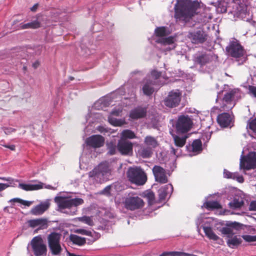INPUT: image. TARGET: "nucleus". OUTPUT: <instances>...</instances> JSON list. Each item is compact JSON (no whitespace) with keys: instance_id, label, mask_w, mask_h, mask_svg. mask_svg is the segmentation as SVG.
<instances>
[{"instance_id":"f257e3e1","label":"nucleus","mask_w":256,"mask_h":256,"mask_svg":"<svg viewBox=\"0 0 256 256\" xmlns=\"http://www.w3.org/2000/svg\"><path fill=\"white\" fill-rule=\"evenodd\" d=\"M196 9V6L191 2L181 0L175 6L174 18L176 22H187L194 16Z\"/></svg>"},{"instance_id":"f03ea898","label":"nucleus","mask_w":256,"mask_h":256,"mask_svg":"<svg viewBox=\"0 0 256 256\" xmlns=\"http://www.w3.org/2000/svg\"><path fill=\"white\" fill-rule=\"evenodd\" d=\"M110 170L108 163L102 162L88 172L89 178H92L97 184H102L110 180Z\"/></svg>"},{"instance_id":"7ed1b4c3","label":"nucleus","mask_w":256,"mask_h":256,"mask_svg":"<svg viewBox=\"0 0 256 256\" xmlns=\"http://www.w3.org/2000/svg\"><path fill=\"white\" fill-rule=\"evenodd\" d=\"M127 177L131 183L137 186H142L147 180L146 172L140 167L129 168L127 172Z\"/></svg>"},{"instance_id":"20e7f679","label":"nucleus","mask_w":256,"mask_h":256,"mask_svg":"<svg viewBox=\"0 0 256 256\" xmlns=\"http://www.w3.org/2000/svg\"><path fill=\"white\" fill-rule=\"evenodd\" d=\"M54 201L60 209L70 208L72 206H78L84 202L81 198H70L62 196L56 197Z\"/></svg>"},{"instance_id":"39448f33","label":"nucleus","mask_w":256,"mask_h":256,"mask_svg":"<svg viewBox=\"0 0 256 256\" xmlns=\"http://www.w3.org/2000/svg\"><path fill=\"white\" fill-rule=\"evenodd\" d=\"M61 236L60 234L52 232L48 236V248L51 253L54 256H58L62 252V248L60 244Z\"/></svg>"},{"instance_id":"423d86ee","label":"nucleus","mask_w":256,"mask_h":256,"mask_svg":"<svg viewBox=\"0 0 256 256\" xmlns=\"http://www.w3.org/2000/svg\"><path fill=\"white\" fill-rule=\"evenodd\" d=\"M30 245L35 256L46 255L47 247L41 236H38L33 238L30 242Z\"/></svg>"},{"instance_id":"0eeeda50","label":"nucleus","mask_w":256,"mask_h":256,"mask_svg":"<svg viewBox=\"0 0 256 256\" xmlns=\"http://www.w3.org/2000/svg\"><path fill=\"white\" fill-rule=\"evenodd\" d=\"M226 50L228 56L236 58L242 57L246 52L244 47L237 40L230 42Z\"/></svg>"},{"instance_id":"6e6552de","label":"nucleus","mask_w":256,"mask_h":256,"mask_svg":"<svg viewBox=\"0 0 256 256\" xmlns=\"http://www.w3.org/2000/svg\"><path fill=\"white\" fill-rule=\"evenodd\" d=\"M123 204L126 210L131 211L140 209L144 205L143 200L138 196H128L124 198Z\"/></svg>"},{"instance_id":"1a4fd4ad","label":"nucleus","mask_w":256,"mask_h":256,"mask_svg":"<svg viewBox=\"0 0 256 256\" xmlns=\"http://www.w3.org/2000/svg\"><path fill=\"white\" fill-rule=\"evenodd\" d=\"M192 121L188 116L181 115L178 116L176 124V129L178 132L184 134L192 128Z\"/></svg>"},{"instance_id":"9d476101","label":"nucleus","mask_w":256,"mask_h":256,"mask_svg":"<svg viewBox=\"0 0 256 256\" xmlns=\"http://www.w3.org/2000/svg\"><path fill=\"white\" fill-rule=\"evenodd\" d=\"M182 92L178 90H172L164 100V104L167 107L174 108L178 106L181 100Z\"/></svg>"},{"instance_id":"9b49d317","label":"nucleus","mask_w":256,"mask_h":256,"mask_svg":"<svg viewBox=\"0 0 256 256\" xmlns=\"http://www.w3.org/2000/svg\"><path fill=\"white\" fill-rule=\"evenodd\" d=\"M240 167L246 170L256 168V152H250L243 156L240 162Z\"/></svg>"},{"instance_id":"f8f14e48","label":"nucleus","mask_w":256,"mask_h":256,"mask_svg":"<svg viewBox=\"0 0 256 256\" xmlns=\"http://www.w3.org/2000/svg\"><path fill=\"white\" fill-rule=\"evenodd\" d=\"M188 38L192 44H198L204 43L208 39V34L202 29L190 32Z\"/></svg>"},{"instance_id":"ddd939ff","label":"nucleus","mask_w":256,"mask_h":256,"mask_svg":"<svg viewBox=\"0 0 256 256\" xmlns=\"http://www.w3.org/2000/svg\"><path fill=\"white\" fill-rule=\"evenodd\" d=\"M117 148L118 150L122 155H131L133 152V144L127 140L120 138L118 141Z\"/></svg>"},{"instance_id":"4468645a","label":"nucleus","mask_w":256,"mask_h":256,"mask_svg":"<svg viewBox=\"0 0 256 256\" xmlns=\"http://www.w3.org/2000/svg\"><path fill=\"white\" fill-rule=\"evenodd\" d=\"M87 146L94 148H100L104 144V138L99 134H94L88 138L86 140Z\"/></svg>"},{"instance_id":"2eb2a0df","label":"nucleus","mask_w":256,"mask_h":256,"mask_svg":"<svg viewBox=\"0 0 256 256\" xmlns=\"http://www.w3.org/2000/svg\"><path fill=\"white\" fill-rule=\"evenodd\" d=\"M152 172L156 182L160 184H166L168 182L166 175V170L160 166H154L152 169Z\"/></svg>"},{"instance_id":"dca6fc26","label":"nucleus","mask_w":256,"mask_h":256,"mask_svg":"<svg viewBox=\"0 0 256 256\" xmlns=\"http://www.w3.org/2000/svg\"><path fill=\"white\" fill-rule=\"evenodd\" d=\"M218 124L222 128H228L233 125L234 118L229 113L222 112L219 114L216 118Z\"/></svg>"},{"instance_id":"f3484780","label":"nucleus","mask_w":256,"mask_h":256,"mask_svg":"<svg viewBox=\"0 0 256 256\" xmlns=\"http://www.w3.org/2000/svg\"><path fill=\"white\" fill-rule=\"evenodd\" d=\"M240 96V90L238 88L230 89L224 94L222 102L224 105L232 104L235 98H238Z\"/></svg>"},{"instance_id":"a211bd4d","label":"nucleus","mask_w":256,"mask_h":256,"mask_svg":"<svg viewBox=\"0 0 256 256\" xmlns=\"http://www.w3.org/2000/svg\"><path fill=\"white\" fill-rule=\"evenodd\" d=\"M146 114V109L144 108L138 107L132 110L130 114V116L132 119L137 120L144 118Z\"/></svg>"},{"instance_id":"6ab92c4d","label":"nucleus","mask_w":256,"mask_h":256,"mask_svg":"<svg viewBox=\"0 0 256 256\" xmlns=\"http://www.w3.org/2000/svg\"><path fill=\"white\" fill-rule=\"evenodd\" d=\"M212 60V56L206 52H202L195 56L194 61L196 63L200 64L201 66H204L209 63Z\"/></svg>"},{"instance_id":"aec40b11","label":"nucleus","mask_w":256,"mask_h":256,"mask_svg":"<svg viewBox=\"0 0 256 256\" xmlns=\"http://www.w3.org/2000/svg\"><path fill=\"white\" fill-rule=\"evenodd\" d=\"M228 238L227 240L228 246L232 248H234L239 246L242 242V240L239 236H227Z\"/></svg>"},{"instance_id":"412c9836","label":"nucleus","mask_w":256,"mask_h":256,"mask_svg":"<svg viewBox=\"0 0 256 256\" xmlns=\"http://www.w3.org/2000/svg\"><path fill=\"white\" fill-rule=\"evenodd\" d=\"M18 187L26 191H32L42 188L44 184L42 182H39L38 184H36L20 183Z\"/></svg>"},{"instance_id":"4be33fe9","label":"nucleus","mask_w":256,"mask_h":256,"mask_svg":"<svg viewBox=\"0 0 256 256\" xmlns=\"http://www.w3.org/2000/svg\"><path fill=\"white\" fill-rule=\"evenodd\" d=\"M49 206L50 203L48 202L41 204L32 208L31 213L36 216L42 214L48 208Z\"/></svg>"},{"instance_id":"5701e85b","label":"nucleus","mask_w":256,"mask_h":256,"mask_svg":"<svg viewBox=\"0 0 256 256\" xmlns=\"http://www.w3.org/2000/svg\"><path fill=\"white\" fill-rule=\"evenodd\" d=\"M228 227H224L220 230V232L224 234H227L228 236H232V228L238 229L240 227L239 223L236 222H230L227 224Z\"/></svg>"},{"instance_id":"b1692460","label":"nucleus","mask_w":256,"mask_h":256,"mask_svg":"<svg viewBox=\"0 0 256 256\" xmlns=\"http://www.w3.org/2000/svg\"><path fill=\"white\" fill-rule=\"evenodd\" d=\"M170 188V189L173 188L172 184L166 185L158 190V200L160 202H162L165 200L168 194V190Z\"/></svg>"},{"instance_id":"393cba45","label":"nucleus","mask_w":256,"mask_h":256,"mask_svg":"<svg viewBox=\"0 0 256 256\" xmlns=\"http://www.w3.org/2000/svg\"><path fill=\"white\" fill-rule=\"evenodd\" d=\"M192 148V151L193 152H200L202 150V143L200 139H196L193 141L191 146H186V148L190 151L189 148Z\"/></svg>"},{"instance_id":"a878e982","label":"nucleus","mask_w":256,"mask_h":256,"mask_svg":"<svg viewBox=\"0 0 256 256\" xmlns=\"http://www.w3.org/2000/svg\"><path fill=\"white\" fill-rule=\"evenodd\" d=\"M70 240L74 244L82 246L86 243V239L76 234H72L70 236Z\"/></svg>"},{"instance_id":"bb28decb","label":"nucleus","mask_w":256,"mask_h":256,"mask_svg":"<svg viewBox=\"0 0 256 256\" xmlns=\"http://www.w3.org/2000/svg\"><path fill=\"white\" fill-rule=\"evenodd\" d=\"M153 84L152 81H147L142 87V92L144 94L147 96H151L154 92V88L152 86Z\"/></svg>"},{"instance_id":"cd10ccee","label":"nucleus","mask_w":256,"mask_h":256,"mask_svg":"<svg viewBox=\"0 0 256 256\" xmlns=\"http://www.w3.org/2000/svg\"><path fill=\"white\" fill-rule=\"evenodd\" d=\"M138 152L140 156L143 158H149L152 154V150L150 147L142 148Z\"/></svg>"},{"instance_id":"c85d7f7f","label":"nucleus","mask_w":256,"mask_h":256,"mask_svg":"<svg viewBox=\"0 0 256 256\" xmlns=\"http://www.w3.org/2000/svg\"><path fill=\"white\" fill-rule=\"evenodd\" d=\"M244 204V201L242 198H234V200L229 203L230 207L232 209L239 208Z\"/></svg>"},{"instance_id":"c756f323","label":"nucleus","mask_w":256,"mask_h":256,"mask_svg":"<svg viewBox=\"0 0 256 256\" xmlns=\"http://www.w3.org/2000/svg\"><path fill=\"white\" fill-rule=\"evenodd\" d=\"M204 206L208 210H218L222 208L221 205L216 201H208L204 204Z\"/></svg>"},{"instance_id":"7c9ffc66","label":"nucleus","mask_w":256,"mask_h":256,"mask_svg":"<svg viewBox=\"0 0 256 256\" xmlns=\"http://www.w3.org/2000/svg\"><path fill=\"white\" fill-rule=\"evenodd\" d=\"M144 142L147 147H150L152 148H155L158 145L156 140L154 137L149 136L145 138Z\"/></svg>"},{"instance_id":"2f4dec72","label":"nucleus","mask_w":256,"mask_h":256,"mask_svg":"<svg viewBox=\"0 0 256 256\" xmlns=\"http://www.w3.org/2000/svg\"><path fill=\"white\" fill-rule=\"evenodd\" d=\"M174 144L176 146L182 148L184 146L186 142L187 136L180 137L178 136L173 135Z\"/></svg>"},{"instance_id":"473e14b6","label":"nucleus","mask_w":256,"mask_h":256,"mask_svg":"<svg viewBox=\"0 0 256 256\" xmlns=\"http://www.w3.org/2000/svg\"><path fill=\"white\" fill-rule=\"evenodd\" d=\"M40 26V23L37 20L21 25L22 29H36Z\"/></svg>"},{"instance_id":"72a5a7b5","label":"nucleus","mask_w":256,"mask_h":256,"mask_svg":"<svg viewBox=\"0 0 256 256\" xmlns=\"http://www.w3.org/2000/svg\"><path fill=\"white\" fill-rule=\"evenodd\" d=\"M204 231L206 235L210 240H217L219 239V237L216 235L213 232L210 227L206 226L204 228Z\"/></svg>"},{"instance_id":"f704fd0d","label":"nucleus","mask_w":256,"mask_h":256,"mask_svg":"<svg viewBox=\"0 0 256 256\" xmlns=\"http://www.w3.org/2000/svg\"><path fill=\"white\" fill-rule=\"evenodd\" d=\"M136 138L134 132L130 130H124L121 133V138L124 140L133 139Z\"/></svg>"},{"instance_id":"c9c22d12","label":"nucleus","mask_w":256,"mask_h":256,"mask_svg":"<svg viewBox=\"0 0 256 256\" xmlns=\"http://www.w3.org/2000/svg\"><path fill=\"white\" fill-rule=\"evenodd\" d=\"M108 154L110 156L114 155L118 150L117 145L113 142H110L106 144Z\"/></svg>"},{"instance_id":"e433bc0d","label":"nucleus","mask_w":256,"mask_h":256,"mask_svg":"<svg viewBox=\"0 0 256 256\" xmlns=\"http://www.w3.org/2000/svg\"><path fill=\"white\" fill-rule=\"evenodd\" d=\"M154 34L156 36L162 38L166 36L168 34L166 32V28L165 26L158 27L155 29Z\"/></svg>"},{"instance_id":"4c0bfd02","label":"nucleus","mask_w":256,"mask_h":256,"mask_svg":"<svg viewBox=\"0 0 256 256\" xmlns=\"http://www.w3.org/2000/svg\"><path fill=\"white\" fill-rule=\"evenodd\" d=\"M156 42L158 44H162L164 45L170 44L174 43V38L172 36H169L166 38H161L157 40Z\"/></svg>"},{"instance_id":"58836bf2","label":"nucleus","mask_w":256,"mask_h":256,"mask_svg":"<svg viewBox=\"0 0 256 256\" xmlns=\"http://www.w3.org/2000/svg\"><path fill=\"white\" fill-rule=\"evenodd\" d=\"M9 202H18V203H20V204H21L24 206H30L32 204V202L24 200L20 198H18L11 199L10 200Z\"/></svg>"},{"instance_id":"ea45409f","label":"nucleus","mask_w":256,"mask_h":256,"mask_svg":"<svg viewBox=\"0 0 256 256\" xmlns=\"http://www.w3.org/2000/svg\"><path fill=\"white\" fill-rule=\"evenodd\" d=\"M38 226H40L38 229L43 230L48 228V220L46 218H37Z\"/></svg>"},{"instance_id":"a19ab883","label":"nucleus","mask_w":256,"mask_h":256,"mask_svg":"<svg viewBox=\"0 0 256 256\" xmlns=\"http://www.w3.org/2000/svg\"><path fill=\"white\" fill-rule=\"evenodd\" d=\"M149 204H153L154 202L155 196L152 192H148L145 194Z\"/></svg>"},{"instance_id":"79ce46f5","label":"nucleus","mask_w":256,"mask_h":256,"mask_svg":"<svg viewBox=\"0 0 256 256\" xmlns=\"http://www.w3.org/2000/svg\"><path fill=\"white\" fill-rule=\"evenodd\" d=\"M247 128L252 130L254 132L256 133V118L249 120L247 125Z\"/></svg>"},{"instance_id":"37998d69","label":"nucleus","mask_w":256,"mask_h":256,"mask_svg":"<svg viewBox=\"0 0 256 256\" xmlns=\"http://www.w3.org/2000/svg\"><path fill=\"white\" fill-rule=\"evenodd\" d=\"M80 221L84 222L89 226H92L94 222L92 220L90 216H84L78 218Z\"/></svg>"},{"instance_id":"c03bdc74","label":"nucleus","mask_w":256,"mask_h":256,"mask_svg":"<svg viewBox=\"0 0 256 256\" xmlns=\"http://www.w3.org/2000/svg\"><path fill=\"white\" fill-rule=\"evenodd\" d=\"M75 232L88 236H92V232L90 230H87L82 228L77 229L75 230Z\"/></svg>"},{"instance_id":"a18cd8bd","label":"nucleus","mask_w":256,"mask_h":256,"mask_svg":"<svg viewBox=\"0 0 256 256\" xmlns=\"http://www.w3.org/2000/svg\"><path fill=\"white\" fill-rule=\"evenodd\" d=\"M242 237L248 242H256V236L244 235Z\"/></svg>"},{"instance_id":"49530a36","label":"nucleus","mask_w":256,"mask_h":256,"mask_svg":"<svg viewBox=\"0 0 256 256\" xmlns=\"http://www.w3.org/2000/svg\"><path fill=\"white\" fill-rule=\"evenodd\" d=\"M180 252H164L160 256H180Z\"/></svg>"},{"instance_id":"de8ad7c7","label":"nucleus","mask_w":256,"mask_h":256,"mask_svg":"<svg viewBox=\"0 0 256 256\" xmlns=\"http://www.w3.org/2000/svg\"><path fill=\"white\" fill-rule=\"evenodd\" d=\"M248 94L256 98V86H248Z\"/></svg>"},{"instance_id":"09e8293b","label":"nucleus","mask_w":256,"mask_h":256,"mask_svg":"<svg viewBox=\"0 0 256 256\" xmlns=\"http://www.w3.org/2000/svg\"><path fill=\"white\" fill-rule=\"evenodd\" d=\"M28 226L32 228L38 226V222L37 219L30 220L28 221Z\"/></svg>"},{"instance_id":"8fccbe9b","label":"nucleus","mask_w":256,"mask_h":256,"mask_svg":"<svg viewBox=\"0 0 256 256\" xmlns=\"http://www.w3.org/2000/svg\"><path fill=\"white\" fill-rule=\"evenodd\" d=\"M151 75L153 78L155 80H157L160 77L162 73L157 70H154L151 72Z\"/></svg>"},{"instance_id":"3c124183","label":"nucleus","mask_w":256,"mask_h":256,"mask_svg":"<svg viewBox=\"0 0 256 256\" xmlns=\"http://www.w3.org/2000/svg\"><path fill=\"white\" fill-rule=\"evenodd\" d=\"M97 130L100 132V133H106L109 132V129L108 128H105L104 126H98L97 128Z\"/></svg>"},{"instance_id":"603ef678","label":"nucleus","mask_w":256,"mask_h":256,"mask_svg":"<svg viewBox=\"0 0 256 256\" xmlns=\"http://www.w3.org/2000/svg\"><path fill=\"white\" fill-rule=\"evenodd\" d=\"M250 210L256 211V200H252L249 206Z\"/></svg>"},{"instance_id":"864d4df0","label":"nucleus","mask_w":256,"mask_h":256,"mask_svg":"<svg viewBox=\"0 0 256 256\" xmlns=\"http://www.w3.org/2000/svg\"><path fill=\"white\" fill-rule=\"evenodd\" d=\"M224 177L226 178H233L234 174L228 172V170H224Z\"/></svg>"},{"instance_id":"5fc2aeb1","label":"nucleus","mask_w":256,"mask_h":256,"mask_svg":"<svg viewBox=\"0 0 256 256\" xmlns=\"http://www.w3.org/2000/svg\"><path fill=\"white\" fill-rule=\"evenodd\" d=\"M10 186L9 184L3 183H0V192L4 190Z\"/></svg>"},{"instance_id":"6e6d98bb","label":"nucleus","mask_w":256,"mask_h":256,"mask_svg":"<svg viewBox=\"0 0 256 256\" xmlns=\"http://www.w3.org/2000/svg\"><path fill=\"white\" fill-rule=\"evenodd\" d=\"M3 146L6 148L10 149L12 150H16V146L14 144H12V145L5 144V145H3Z\"/></svg>"},{"instance_id":"4d7b16f0","label":"nucleus","mask_w":256,"mask_h":256,"mask_svg":"<svg viewBox=\"0 0 256 256\" xmlns=\"http://www.w3.org/2000/svg\"><path fill=\"white\" fill-rule=\"evenodd\" d=\"M110 124H113L114 126H119V121L117 120H115L114 121L112 120H110Z\"/></svg>"},{"instance_id":"13d9d810","label":"nucleus","mask_w":256,"mask_h":256,"mask_svg":"<svg viewBox=\"0 0 256 256\" xmlns=\"http://www.w3.org/2000/svg\"><path fill=\"white\" fill-rule=\"evenodd\" d=\"M0 179L2 180H3L10 182V184H12V183L10 182L14 181V180L10 178H6L5 177H3V178H0Z\"/></svg>"},{"instance_id":"bf43d9fd","label":"nucleus","mask_w":256,"mask_h":256,"mask_svg":"<svg viewBox=\"0 0 256 256\" xmlns=\"http://www.w3.org/2000/svg\"><path fill=\"white\" fill-rule=\"evenodd\" d=\"M40 65V62L38 61H36L32 64V66L34 68H36Z\"/></svg>"},{"instance_id":"052dcab7","label":"nucleus","mask_w":256,"mask_h":256,"mask_svg":"<svg viewBox=\"0 0 256 256\" xmlns=\"http://www.w3.org/2000/svg\"><path fill=\"white\" fill-rule=\"evenodd\" d=\"M120 112L118 110H113L112 112V114L114 116H118L119 115Z\"/></svg>"},{"instance_id":"680f3d73","label":"nucleus","mask_w":256,"mask_h":256,"mask_svg":"<svg viewBox=\"0 0 256 256\" xmlns=\"http://www.w3.org/2000/svg\"><path fill=\"white\" fill-rule=\"evenodd\" d=\"M38 8V4H34L32 7L30 8L32 11L34 12Z\"/></svg>"},{"instance_id":"e2e57ef3","label":"nucleus","mask_w":256,"mask_h":256,"mask_svg":"<svg viewBox=\"0 0 256 256\" xmlns=\"http://www.w3.org/2000/svg\"><path fill=\"white\" fill-rule=\"evenodd\" d=\"M238 182H244V178L242 176H238Z\"/></svg>"},{"instance_id":"0e129e2a","label":"nucleus","mask_w":256,"mask_h":256,"mask_svg":"<svg viewBox=\"0 0 256 256\" xmlns=\"http://www.w3.org/2000/svg\"><path fill=\"white\" fill-rule=\"evenodd\" d=\"M110 186H106L104 190V191H106V192H109L110 190Z\"/></svg>"},{"instance_id":"69168bd1","label":"nucleus","mask_w":256,"mask_h":256,"mask_svg":"<svg viewBox=\"0 0 256 256\" xmlns=\"http://www.w3.org/2000/svg\"><path fill=\"white\" fill-rule=\"evenodd\" d=\"M172 152L174 154L176 155V150L174 148H172Z\"/></svg>"},{"instance_id":"338daca9","label":"nucleus","mask_w":256,"mask_h":256,"mask_svg":"<svg viewBox=\"0 0 256 256\" xmlns=\"http://www.w3.org/2000/svg\"><path fill=\"white\" fill-rule=\"evenodd\" d=\"M68 78L70 80H73L74 79V77L72 76H70Z\"/></svg>"},{"instance_id":"774afa93","label":"nucleus","mask_w":256,"mask_h":256,"mask_svg":"<svg viewBox=\"0 0 256 256\" xmlns=\"http://www.w3.org/2000/svg\"><path fill=\"white\" fill-rule=\"evenodd\" d=\"M41 53V51L39 52L38 53V54H40Z\"/></svg>"}]
</instances>
